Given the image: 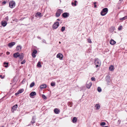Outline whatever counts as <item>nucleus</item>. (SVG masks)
Segmentation results:
<instances>
[{"instance_id":"obj_40","label":"nucleus","mask_w":127,"mask_h":127,"mask_svg":"<svg viewBox=\"0 0 127 127\" xmlns=\"http://www.w3.org/2000/svg\"><path fill=\"white\" fill-rule=\"evenodd\" d=\"M25 62H26V61L25 60H24L21 62V64H25Z\"/></svg>"},{"instance_id":"obj_48","label":"nucleus","mask_w":127,"mask_h":127,"mask_svg":"<svg viewBox=\"0 0 127 127\" xmlns=\"http://www.w3.org/2000/svg\"><path fill=\"white\" fill-rule=\"evenodd\" d=\"M57 21H60V19H57Z\"/></svg>"},{"instance_id":"obj_18","label":"nucleus","mask_w":127,"mask_h":127,"mask_svg":"<svg viewBox=\"0 0 127 127\" xmlns=\"http://www.w3.org/2000/svg\"><path fill=\"white\" fill-rule=\"evenodd\" d=\"M15 44V42H11L8 44V46L10 47H11Z\"/></svg>"},{"instance_id":"obj_50","label":"nucleus","mask_w":127,"mask_h":127,"mask_svg":"<svg viewBox=\"0 0 127 127\" xmlns=\"http://www.w3.org/2000/svg\"><path fill=\"white\" fill-rule=\"evenodd\" d=\"M103 127H107V126H104Z\"/></svg>"},{"instance_id":"obj_11","label":"nucleus","mask_w":127,"mask_h":127,"mask_svg":"<svg viewBox=\"0 0 127 127\" xmlns=\"http://www.w3.org/2000/svg\"><path fill=\"white\" fill-rule=\"evenodd\" d=\"M54 112L56 114H59L60 112V110L57 108H55L54 110Z\"/></svg>"},{"instance_id":"obj_23","label":"nucleus","mask_w":127,"mask_h":127,"mask_svg":"<svg viewBox=\"0 0 127 127\" xmlns=\"http://www.w3.org/2000/svg\"><path fill=\"white\" fill-rule=\"evenodd\" d=\"M109 69L110 71H113L114 70V66L112 65H111L109 67Z\"/></svg>"},{"instance_id":"obj_32","label":"nucleus","mask_w":127,"mask_h":127,"mask_svg":"<svg viewBox=\"0 0 127 127\" xmlns=\"http://www.w3.org/2000/svg\"><path fill=\"white\" fill-rule=\"evenodd\" d=\"M65 27H63L61 28V31L62 32H64L65 30Z\"/></svg>"},{"instance_id":"obj_16","label":"nucleus","mask_w":127,"mask_h":127,"mask_svg":"<svg viewBox=\"0 0 127 127\" xmlns=\"http://www.w3.org/2000/svg\"><path fill=\"white\" fill-rule=\"evenodd\" d=\"M36 94L35 92H32L30 94V97H32V96L35 95Z\"/></svg>"},{"instance_id":"obj_44","label":"nucleus","mask_w":127,"mask_h":127,"mask_svg":"<svg viewBox=\"0 0 127 127\" xmlns=\"http://www.w3.org/2000/svg\"><path fill=\"white\" fill-rule=\"evenodd\" d=\"M0 77L1 79H3L4 78V77H3L1 75H0Z\"/></svg>"},{"instance_id":"obj_20","label":"nucleus","mask_w":127,"mask_h":127,"mask_svg":"<svg viewBox=\"0 0 127 127\" xmlns=\"http://www.w3.org/2000/svg\"><path fill=\"white\" fill-rule=\"evenodd\" d=\"M110 43L111 44L114 45L116 43V42L113 39H111L110 41Z\"/></svg>"},{"instance_id":"obj_37","label":"nucleus","mask_w":127,"mask_h":127,"mask_svg":"<svg viewBox=\"0 0 127 127\" xmlns=\"http://www.w3.org/2000/svg\"><path fill=\"white\" fill-rule=\"evenodd\" d=\"M88 42L90 43H92V41H91V39H87Z\"/></svg>"},{"instance_id":"obj_24","label":"nucleus","mask_w":127,"mask_h":127,"mask_svg":"<svg viewBox=\"0 0 127 127\" xmlns=\"http://www.w3.org/2000/svg\"><path fill=\"white\" fill-rule=\"evenodd\" d=\"M77 119L76 117H74L72 119V121L73 123H75L77 121Z\"/></svg>"},{"instance_id":"obj_42","label":"nucleus","mask_w":127,"mask_h":127,"mask_svg":"<svg viewBox=\"0 0 127 127\" xmlns=\"http://www.w3.org/2000/svg\"><path fill=\"white\" fill-rule=\"evenodd\" d=\"M121 122V120H118V123L119 125L120 124V123Z\"/></svg>"},{"instance_id":"obj_45","label":"nucleus","mask_w":127,"mask_h":127,"mask_svg":"<svg viewBox=\"0 0 127 127\" xmlns=\"http://www.w3.org/2000/svg\"><path fill=\"white\" fill-rule=\"evenodd\" d=\"M10 52H6V54L7 55H9L10 54Z\"/></svg>"},{"instance_id":"obj_33","label":"nucleus","mask_w":127,"mask_h":127,"mask_svg":"<svg viewBox=\"0 0 127 127\" xmlns=\"http://www.w3.org/2000/svg\"><path fill=\"white\" fill-rule=\"evenodd\" d=\"M41 13L40 12H37L36 13V16H40L41 15Z\"/></svg>"},{"instance_id":"obj_54","label":"nucleus","mask_w":127,"mask_h":127,"mask_svg":"<svg viewBox=\"0 0 127 127\" xmlns=\"http://www.w3.org/2000/svg\"><path fill=\"white\" fill-rule=\"evenodd\" d=\"M16 108H17V104H16Z\"/></svg>"},{"instance_id":"obj_27","label":"nucleus","mask_w":127,"mask_h":127,"mask_svg":"<svg viewBox=\"0 0 127 127\" xmlns=\"http://www.w3.org/2000/svg\"><path fill=\"white\" fill-rule=\"evenodd\" d=\"M68 105L70 106V107L72 106V102H69L68 103Z\"/></svg>"},{"instance_id":"obj_38","label":"nucleus","mask_w":127,"mask_h":127,"mask_svg":"<svg viewBox=\"0 0 127 127\" xmlns=\"http://www.w3.org/2000/svg\"><path fill=\"white\" fill-rule=\"evenodd\" d=\"M42 97L44 99H46L47 98L46 96L44 95H42Z\"/></svg>"},{"instance_id":"obj_46","label":"nucleus","mask_w":127,"mask_h":127,"mask_svg":"<svg viewBox=\"0 0 127 127\" xmlns=\"http://www.w3.org/2000/svg\"><path fill=\"white\" fill-rule=\"evenodd\" d=\"M13 80L14 81H16V80L15 79V77H14V79H13Z\"/></svg>"},{"instance_id":"obj_22","label":"nucleus","mask_w":127,"mask_h":127,"mask_svg":"<svg viewBox=\"0 0 127 127\" xmlns=\"http://www.w3.org/2000/svg\"><path fill=\"white\" fill-rule=\"evenodd\" d=\"M77 3V1L76 0H75L74 1V3L73 2H72L71 3V4L73 6H75L77 5L76 3Z\"/></svg>"},{"instance_id":"obj_55","label":"nucleus","mask_w":127,"mask_h":127,"mask_svg":"<svg viewBox=\"0 0 127 127\" xmlns=\"http://www.w3.org/2000/svg\"><path fill=\"white\" fill-rule=\"evenodd\" d=\"M4 127V126H2V127Z\"/></svg>"},{"instance_id":"obj_41","label":"nucleus","mask_w":127,"mask_h":127,"mask_svg":"<svg viewBox=\"0 0 127 127\" xmlns=\"http://www.w3.org/2000/svg\"><path fill=\"white\" fill-rule=\"evenodd\" d=\"M26 81V80L25 79H23L22 81V83L24 84V83Z\"/></svg>"},{"instance_id":"obj_10","label":"nucleus","mask_w":127,"mask_h":127,"mask_svg":"<svg viewBox=\"0 0 127 127\" xmlns=\"http://www.w3.org/2000/svg\"><path fill=\"white\" fill-rule=\"evenodd\" d=\"M22 48L21 46L20 45H18L16 47V51H20Z\"/></svg>"},{"instance_id":"obj_7","label":"nucleus","mask_w":127,"mask_h":127,"mask_svg":"<svg viewBox=\"0 0 127 127\" xmlns=\"http://www.w3.org/2000/svg\"><path fill=\"white\" fill-rule=\"evenodd\" d=\"M63 57V55L61 53H59L57 55V57L59 58L60 60H62Z\"/></svg>"},{"instance_id":"obj_53","label":"nucleus","mask_w":127,"mask_h":127,"mask_svg":"<svg viewBox=\"0 0 127 127\" xmlns=\"http://www.w3.org/2000/svg\"><path fill=\"white\" fill-rule=\"evenodd\" d=\"M123 0H120V1H122Z\"/></svg>"},{"instance_id":"obj_21","label":"nucleus","mask_w":127,"mask_h":127,"mask_svg":"<svg viewBox=\"0 0 127 127\" xmlns=\"http://www.w3.org/2000/svg\"><path fill=\"white\" fill-rule=\"evenodd\" d=\"M16 110V105H14L12 108V112H14Z\"/></svg>"},{"instance_id":"obj_1","label":"nucleus","mask_w":127,"mask_h":127,"mask_svg":"<svg viewBox=\"0 0 127 127\" xmlns=\"http://www.w3.org/2000/svg\"><path fill=\"white\" fill-rule=\"evenodd\" d=\"M95 64V67L97 68L99 67L101 64V62L100 60L98 58H95L94 59Z\"/></svg>"},{"instance_id":"obj_39","label":"nucleus","mask_w":127,"mask_h":127,"mask_svg":"<svg viewBox=\"0 0 127 127\" xmlns=\"http://www.w3.org/2000/svg\"><path fill=\"white\" fill-rule=\"evenodd\" d=\"M91 80L92 81H95V79L94 77H92L91 78Z\"/></svg>"},{"instance_id":"obj_25","label":"nucleus","mask_w":127,"mask_h":127,"mask_svg":"<svg viewBox=\"0 0 127 127\" xmlns=\"http://www.w3.org/2000/svg\"><path fill=\"white\" fill-rule=\"evenodd\" d=\"M7 24V23L6 22H2L1 25L3 26H5Z\"/></svg>"},{"instance_id":"obj_15","label":"nucleus","mask_w":127,"mask_h":127,"mask_svg":"<svg viewBox=\"0 0 127 127\" xmlns=\"http://www.w3.org/2000/svg\"><path fill=\"white\" fill-rule=\"evenodd\" d=\"M24 91L23 89H20L16 93V95H17L21 94Z\"/></svg>"},{"instance_id":"obj_47","label":"nucleus","mask_w":127,"mask_h":127,"mask_svg":"<svg viewBox=\"0 0 127 127\" xmlns=\"http://www.w3.org/2000/svg\"><path fill=\"white\" fill-rule=\"evenodd\" d=\"M14 57H16V53H15L14 54Z\"/></svg>"},{"instance_id":"obj_31","label":"nucleus","mask_w":127,"mask_h":127,"mask_svg":"<svg viewBox=\"0 0 127 127\" xmlns=\"http://www.w3.org/2000/svg\"><path fill=\"white\" fill-rule=\"evenodd\" d=\"M97 91L99 92H100L102 90L101 89V88L99 87H98L97 89Z\"/></svg>"},{"instance_id":"obj_6","label":"nucleus","mask_w":127,"mask_h":127,"mask_svg":"<svg viewBox=\"0 0 127 127\" xmlns=\"http://www.w3.org/2000/svg\"><path fill=\"white\" fill-rule=\"evenodd\" d=\"M15 2L13 1H11L9 3V6L10 7L12 8L14 6H15Z\"/></svg>"},{"instance_id":"obj_36","label":"nucleus","mask_w":127,"mask_h":127,"mask_svg":"<svg viewBox=\"0 0 127 127\" xmlns=\"http://www.w3.org/2000/svg\"><path fill=\"white\" fill-rule=\"evenodd\" d=\"M122 26H120L118 28V30L119 31H120L122 29Z\"/></svg>"},{"instance_id":"obj_8","label":"nucleus","mask_w":127,"mask_h":127,"mask_svg":"<svg viewBox=\"0 0 127 127\" xmlns=\"http://www.w3.org/2000/svg\"><path fill=\"white\" fill-rule=\"evenodd\" d=\"M37 51L35 50H33L32 54V56L33 58H34L36 57L35 54L37 53Z\"/></svg>"},{"instance_id":"obj_4","label":"nucleus","mask_w":127,"mask_h":127,"mask_svg":"<svg viewBox=\"0 0 127 127\" xmlns=\"http://www.w3.org/2000/svg\"><path fill=\"white\" fill-rule=\"evenodd\" d=\"M59 25V23L58 22H56L54 23L52 26L53 29L54 30L57 29Z\"/></svg>"},{"instance_id":"obj_28","label":"nucleus","mask_w":127,"mask_h":127,"mask_svg":"<svg viewBox=\"0 0 127 127\" xmlns=\"http://www.w3.org/2000/svg\"><path fill=\"white\" fill-rule=\"evenodd\" d=\"M37 66L38 67H41V63L40 62H38L37 64Z\"/></svg>"},{"instance_id":"obj_3","label":"nucleus","mask_w":127,"mask_h":127,"mask_svg":"<svg viewBox=\"0 0 127 127\" xmlns=\"http://www.w3.org/2000/svg\"><path fill=\"white\" fill-rule=\"evenodd\" d=\"M108 11V9L107 8H104L102 9L101 12V14L102 16H104L107 13Z\"/></svg>"},{"instance_id":"obj_13","label":"nucleus","mask_w":127,"mask_h":127,"mask_svg":"<svg viewBox=\"0 0 127 127\" xmlns=\"http://www.w3.org/2000/svg\"><path fill=\"white\" fill-rule=\"evenodd\" d=\"M69 14L67 12H65L63 13L62 15L63 17L64 18H66L68 16Z\"/></svg>"},{"instance_id":"obj_12","label":"nucleus","mask_w":127,"mask_h":127,"mask_svg":"<svg viewBox=\"0 0 127 127\" xmlns=\"http://www.w3.org/2000/svg\"><path fill=\"white\" fill-rule=\"evenodd\" d=\"M95 109L96 110H99L100 108V105L98 104H96L95 106Z\"/></svg>"},{"instance_id":"obj_19","label":"nucleus","mask_w":127,"mask_h":127,"mask_svg":"<svg viewBox=\"0 0 127 127\" xmlns=\"http://www.w3.org/2000/svg\"><path fill=\"white\" fill-rule=\"evenodd\" d=\"M47 87V86L46 84H43L42 85L40 86V88L41 89L45 88Z\"/></svg>"},{"instance_id":"obj_26","label":"nucleus","mask_w":127,"mask_h":127,"mask_svg":"<svg viewBox=\"0 0 127 127\" xmlns=\"http://www.w3.org/2000/svg\"><path fill=\"white\" fill-rule=\"evenodd\" d=\"M127 19V16H125L124 17L122 18H120V20H125L126 19Z\"/></svg>"},{"instance_id":"obj_5","label":"nucleus","mask_w":127,"mask_h":127,"mask_svg":"<svg viewBox=\"0 0 127 127\" xmlns=\"http://www.w3.org/2000/svg\"><path fill=\"white\" fill-rule=\"evenodd\" d=\"M63 12V10L60 9H58L56 14V16L57 17L59 16Z\"/></svg>"},{"instance_id":"obj_52","label":"nucleus","mask_w":127,"mask_h":127,"mask_svg":"<svg viewBox=\"0 0 127 127\" xmlns=\"http://www.w3.org/2000/svg\"><path fill=\"white\" fill-rule=\"evenodd\" d=\"M38 38H40V37H38Z\"/></svg>"},{"instance_id":"obj_2","label":"nucleus","mask_w":127,"mask_h":127,"mask_svg":"<svg viewBox=\"0 0 127 127\" xmlns=\"http://www.w3.org/2000/svg\"><path fill=\"white\" fill-rule=\"evenodd\" d=\"M23 55L22 53L20 54L18 52L16 53V58H18L20 61L22 60L23 58Z\"/></svg>"},{"instance_id":"obj_17","label":"nucleus","mask_w":127,"mask_h":127,"mask_svg":"<svg viewBox=\"0 0 127 127\" xmlns=\"http://www.w3.org/2000/svg\"><path fill=\"white\" fill-rule=\"evenodd\" d=\"M106 81L108 83L110 81V77L109 76H107L106 77Z\"/></svg>"},{"instance_id":"obj_43","label":"nucleus","mask_w":127,"mask_h":127,"mask_svg":"<svg viewBox=\"0 0 127 127\" xmlns=\"http://www.w3.org/2000/svg\"><path fill=\"white\" fill-rule=\"evenodd\" d=\"M6 1H4L2 2V4H6Z\"/></svg>"},{"instance_id":"obj_49","label":"nucleus","mask_w":127,"mask_h":127,"mask_svg":"<svg viewBox=\"0 0 127 127\" xmlns=\"http://www.w3.org/2000/svg\"><path fill=\"white\" fill-rule=\"evenodd\" d=\"M94 7H96V5H95Z\"/></svg>"},{"instance_id":"obj_9","label":"nucleus","mask_w":127,"mask_h":127,"mask_svg":"<svg viewBox=\"0 0 127 127\" xmlns=\"http://www.w3.org/2000/svg\"><path fill=\"white\" fill-rule=\"evenodd\" d=\"M36 118L35 116H33L32 117V119L31 123L32 124H33L35 123V120Z\"/></svg>"},{"instance_id":"obj_35","label":"nucleus","mask_w":127,"mask_h":127,"mask_svg":"<svg viewBox=\"0 0 127 127\" xmlns=\"http://www.w3.org/2000/svg\"><path fill=\"white\" fill-rule=\"evenodd\" d=\"M106 123L105 122H102L100 123V125L101 126H104L105 125Z\"/></svg>"},{"instance_id":"obj_51","label":"nucleus","mask_w":127,"mask_h":127,"mask_svg":"<svg viewBox=\"0 0 127 127\" xmlns=\"http://www.w3.org/2000/svg\"><path fill=\"white\" fill-rule=\"evenodd\" d=\"M59 43L60 44V43H61V42H60V41H59Z\"/></svg>"},{"instance_id":"obj_29","label":"nucleus","mask_w":127,"mask_h":127,"mask_svg":"<svg viewBox=\"0 0 127 127\" xmlns=\"http://www.w3.org/2000/svg\"><path fill=\"white\" fill-rule=\"evenodd\" d=\"M34 85L35 83L34 82H32L30 84V88H32Z\"/></svg>"},{"instance_id":"obj_30","label":"nucleus","mask_w":127,"mask_h":127,"mask_svg":"<svg viewBox=\"0 0 127 127\" xmlns=\"http://www.w3.org/2000/svg\"><path fill=\"white\" fill-rule=\"evenodd\" d=\"M55 82H52L51 83V85L52 86H55Z\"/></svg>"},{"instance_id":"obj_56","label":"nucleus","mask_w":127,"mask_h":127,"mask_svg":"<svg viewBox=\"0 0 127 127\" xmlns=\"http://www.w3.org/2000/svg\"><path fill=\"white\" fill-rule=\"evenodd\" d=\"M15 95H16V93L15 94Z\"/></svg>"},{"instance_id":"obj_14","label":"nucleus","mask_w":127,"mask_h":127,"mask_svg":"<svg viewBox=\"0 0 127 127\" xmlns=\"http://www.w3.org/2000/svg\"><path fill=\"white\" fill-rule=\"evenodd\" d=\"M92 85V83L91 82L87 83L86 84V87L88 89H90Z\"/></svg>"},{"instance_id":"obj_34","label":"nucleus","mask_w":127,"mask_h":127,"mask_svg":"<svg viewBox=\"0 0 127 127\" xmlns=\"http://www.w3.org/2000/svg\"><path fill=\"white\" fill-rule=\"evenodd\" d=\"M4 64H6V65H5L4 67H8V63H6L5 62H4Z\"/></svg>"}]
</instances>
